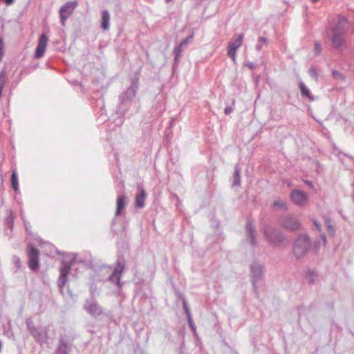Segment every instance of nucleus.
Listing matches in <instances>:
<instances>
[{"label": "nucleus", "mask_w": 354, "mask_h": 354, "mask_svg": "<svg viewBox=\"0 0 354 354\" xmlns=\"http://www.w3.org/2000/svg\"><path fill=\"white\" fill-rule=\"evenodd\" d=\"M348 20L344 16H338L330 26V33L329 37L333 46L342 50L346 46L345 35L347 32Z\"/></svg>", "instance_id": "nucleus-1"}, {"label": "nucleus", "mask_w": 354, "mask_h": 354, "mask_svg": "<svg viewBox=\"0 0 354 354\" xmlns=\"http://www.w3.org/2000/svg\"><path fill=\"white\" fill-rule=\"evenodd\" d=\"M139 88V73H136L134 78L132 79L131 85L119 97L120 103L116 109V113L119 116H122L127 113L130 109L132 100Z\"/></svg>", "instance_id": "nucleus-2"}, {"label": "nucleus", "mask_w": 354, "mask_h": 354, "mask_svg": "<svg viewBox=\"0 0 354 354\" xmlns=\"http://www.w3.org/2000/svg\"><path fill=\"white\" fill-rule=\"evenodd\" d=\"M72 259L68 261H62L61 262V266L59 269V277L57 280V286L59 288V291L62 294H63V290L68 281V275L71 271L72 267L75 265V263H82L86 266L91 265L92 263V260H84L81 257H78L77 254H73Z\"/></svg>", "instance_id": "nucleus-3"}, {"label": "nucleus", "mask_w": 354, "mask_h": 354, "mask_svg": "<svg viewBox=\"0 0 354 354\" xmlns=\"http://www.w3.org/2000/svg\"><path fill=\"white\" fill-rule=\"evenodd\" d=\"M310 247L309 237L306 234H300L293 244V254L297 259H300L304 257Z\"/></svg>", "instance_id": "nucleus-4"}, {"label": "nucleus", "mask_w": 354, "mask_h": 354, "mask_svg": "<svg viewBox=\"0 0 354 354\" xmlns=\"http://www.w3.org/2000/svg\"><path fill=\"white\" fill-rule=\"evenodd\" d=\"M26 323L28 331L37 342L40 344L47 342L48 332L46 328L35 327L31 318H28Z\"/></svg>", "instance_id": "nucleus-5"}, {"label": "nucleus", "mask_w": 354, "mask_h": 354, "mask_svg": "<svg viewBox=\"0 0 354 354\" xmlns=\"http://www.w3.org/2000/svg\"><path fill=\"white\" fill-rule=\"evenodd\" d=\"M263 235L266 241L272 245H279L285 239L283 234L279 230L269 227H264Z\"/></svg>", "instance_id": "nucleus-6"}, {"label": "nucleus", "mask_w": 354, "mask_h": 354, "mask_svg": "<svg viewBox=\"0 0 354 354\" xmlns=\"http://www.w3.org/2000/svg\"><path fill=\"white\" fill-rule=\"evenodd\" d=\"M125 265L123 262L118 260L116 263V266L113 269V272L108 277L107 281L115 285L118 290L122 288L121 278L122 274L124 270Z\"/></svg>", "instance_id": "nucleus-7"}, {"label": "nucleus", "mask_w": 354, "mask_h": 354, "mask_svg": "<svg viewBox=\"0 0 354 354\" xmlns=\"http://www.w3.org/2000/svg\"><path fill=\"white\" fill-rule=\"evenodd\" d=\"M263 266L258 262H254L250 265L251 278L252 281L253 290L257 295L258 286L257 283L262 279L263 276Z\"/></svg>", "instance_id": "nucleus-8"}, {"label": "nucleus", "mask_w": 354, "mask_h": 354, "mask_svg": "<svg viewBox=\"0 0 354 354\" xmlns=\"http://www.w3.org/2000/svg\"><path fill=\"white\" fill-rule=\"evenodd\" d=\"M28 266L32 271H36L39 268V251L29 243L28 247Z\"/></svg>", "instance_id": "nucleus-9"}, {"label": "nucleus", "mask_w": 354, "mask_h": 354, "mask_svg": "<svg viewBox=\"0 0 354 354\" xmlns=\"http://www.w3.org/2000/svg\"><path fill=\"white\" fill-rule=\"evenodd\" d=\"M279 224L285 229L290 231H295L300 228L301 224L295 217L291 215L281 216L279 219Z\"/></svg>", "instance_id": "nucleus-10"}, {"label": "nucleus", "mask_w": 354, "mask_h": 354, "mask_svg": "<svg viewBox=\"0 0 354 354\" xmlns=\"http://www.w3.org/2000/svg\"><path fill=\"white\" fill-rule=\"evenodd\" d=\"M84 309L93 317H97L103 313L102 308L93 298L86 299Z\"/></svg>", "instance_id": "nucleus-11"}, {"label": "nucleus", "mask_w": 354, "mask_h": 354, "mask_svg": "<svg viewBox=\"0 0 354 354\" xmlns=\"http://www.w3.org/2000/svg\"><path fill=\"white\" fill-rule=\"evenodd\" d=\"M243 34H239L234 41H230L228 44L227 48V56L230 57L234 62L236 60V51L243 44Z\"/></svg>", "instance_id": "nucleus-12"}, {"label": "nucleus", "mask_w": 354, "mask_h": 354, "mask_svg": "<svg viewBox=\"0 0 354 354\" xmlns=\"http://www.w3.org/2000/svg\"><path fill=\"white\" fill-rule=\"evenodd\" d=\"M291 201L299 207L304 206L308 201V195L300 189H293L290 194Z\"/></svg>", "instance_id": "nucleus-13"}, {"label": "nucleus", "mask_w": 354, "mask_h": 354, "mask_svg": "<svg viewBox=\"0 0 354 354\" xmlns=\"http://www.w3.org/2000/svg\"><path fill=\"white\" fill-rule=\"evenodd\" d=\"M48 40V37L46 33L40 35L34 55L36 59H40L44 56L46 50Z\"/></svg>", "instance_id": "nucleus-14"}, {"label": "nucleus", "mask_w": 354, "mask_h": 354, "mask_svg": "<svg viewBox=\"0 0 354 354\" xmlns=\"http://www.w3.org/2000/svg\"><path fill=\"white\" fill-rule=\"evenodd\" d=\"M245 232H246V241L250 245L252 248H254L257 245V239H256V228L253 225L252 220L248 219L246 225H245Z\"/></svg>", "instance_id": "nucleus-15"}, {"label": "nucleus", "mask_w": 354, "mask_h": 354, "mask_svg": "<svg viewBox=\"0 0 354 354\" xmlns=\"http://www.w3.org/2000/svg\"><path fill=\"white\" fill-rule=\"evenodd\" d=\"M127 206L126 196L124 194H120L118 196L116 201V210L115 213V217L111 221V224L113 225L116 222V217L119 216L124 211Z\"/></svg>", "instance_id": "nucleus-16"}, {"label": "nucleus", "mask_w": 354, "mask_h": 354, "mask_svg": "<svg viewBox=\"0 0 354 354\" xmlns=\"http://www.w3.org/2000/svg\"><path fill=\"white\" fill-rule=\"evenodd\" d=\"M182 302H183V309H184L185 315L187 316V322H188L189 326L190 328L192 329V330L194 333H196V326H195L194 322L193 321V319H192V314H191L189 308L188 304H187V301L186 299L184 297H182Z\"/></svg>", "instance_id": "nucleus-17"}, {"label": "nucleus", "mask_w": 354, "mask_h": 354, "mask_svg": "<svg viewBox=\"0 0 354 354\" xmlns=\"http://www.w3.org/2000/svg\"><path fill=\"white\" fill-rule=\"evenodd\" d=\"M147 197V193L143 188H139L138 193L136 196L135 205L138 208H142L145 206V201Z\"/></svg>", "instance_id": "nucleus-18"}, {"label": "nucleus", "mask_w": 354, "mask_h": 354, "mask_svg": "<svg viewBox=\"0 0 354 354\" xmlns=\"http://www.w3.org/2000/svg\"><path fill=\"white\" fill-rule=\"evenodd\" d=\"M77 6V3L76 1H68L65 4H64L59 9V12L64 13L67 15H71L73 10Z\"/></svg>", "instance_id": "nucleus-19"}, {"label": "nucleus", "mask_w": 354, "mask_h": 354, "mask_svg": "<svg viewBox=\"0 0 354 354\" xmlns=\"http://www.w3.org/2000/svg\"><path fill=\"white\" fill-rule=\"evenodd\" d=\"M299 86L301 96L303 97L307 98L311 102L315 100V97L312 95L310 91L309 90V88H308L306 87V86L305 85V84L303 82L301 81L299 84Z\"/></svg>", "instance_id": "nucleus-20"}, {"label": "nucleus", "mask_w": 354, "mask_h": 354, "mask_svg": "<svg viewBox=\"0 0 354 354\" xmlns=\"http://www.w3.org/2000/svg\"><path fill=\"white\" fill-rule=\"evenodd\" d=\"M110 14L107 10L102 12L101 28L103 30H109L110 26Z\"/></svg>", "instance_id": "nucleus-21"}, {"label": "nucleus", "mask_w": 354, "mask_h": 354, "mask_svg": "<svg viewBox=\"0 0 354 354\" xmlns=\"http://www.w3.org/2000/svg\"><path fill=\"white\" fill-rule=\"evenodd\" d=\"M10 185L16 193H17L19 191L18 175H17L16 170H13L12 171V174H11V177H10Z\"/></svg>", "instance_id": "nucleus-22"}, {"label": "nucleus", "mask_w": 354, "mask_h": 354, "mask_svg": "<svg viewBox=\"0 0 354 354\" xmlns=\"http://www.w3.org/2000/svg\"><path fill=\"white\" fill-rule=\"evenodd\" d=\"M57 354H68L69 352V348L66 341L61 338L59 339V346L57 349Z\"/></svg>", "instance_id": "nucleus-23"}, {"label": "nucleus", "mask_w": 354, "mask_h": 354, "mask_svg": "<svg viewBox=\"0 0 354 354\" xmlns=\"http://www.w3.org/2000/svg\"><path fill=\"white\" fill-rule=\"evenodd\" d=\"M241 169L239 167L236 165L234 167V179L232 182V186H239L241 183Z\"/></svg>", "instance_id": "nucleus-24"}, {"label": "nucleus", "mask_w": 354, "mask_h": 354, "mask_svg": "<svg viewBox=\"0 0 354 354\" xmlns=\"http://www.w3.org/2000/svg\"><path fill=\"white\" fill-rule=\"evenodd\" d=\"M183 48L184 47L183 46H181L180 44H179L178 45L176 46L174 49L173 53H174V64H176V65H177L178 64V59L181 55V53L183 51Z\"/></svg>", "instance_id": "nucleus-25"}, {"label": "nucleus", "mask_w": 354, "mask_h": 354, "mask_svg": "<svg viewBox=\"0 0 354 354\" xmlns=\"http://www.w3.org/2000/svg\"><path fill=\"white\" fill-rule=\"evenodd\" d=\"M14 219H15V217H14L12 211L9 210L5 222H6V224L10 228V230H12V228H13Z\"/></svg>", "instance_id": "nucleus-26"}, {"label": "nucleus", "mask_w": 354, "mask_h": 354, "mask_svg": "<svg viewBox=\"0 0 354 354\" xmlns=\"http://www.w3.org/2000/svg\"><path fill=\"white\" fill-rule=\"evenodd\" d=\"M268 45V39L264 37H260L258 39V42L255 46L257 50H261L263 46H266Z\"/></svg>", "instance_id": "nucleus-27"}, {"label": "nucleus", "mask_w": 354, "mask_h": 354, "mask_svg": "<svg viewBox=\"0 0 354 354\" xmlns=\"http://www.w3.org/2000/svg\"><path fill=\"white\" fill-rule=\"evenodd\" d=\"M272 207L274 208H281V209H283L285 210H287L288 209V207H287V204L286 202L284 201H275L273 204H272Z\"/></svg>", "instance_id": "nucleus-28"}, {"label": "nucleus", "mask_w": 354, "mask_h": 354, "mask_svg": "<svg viewBox=\"0 0 354 354\" xmlns=\"http://www.w3.org/2000/svg\"><path fill=\"white\" fill-rule=\"evenodd\" d=\"M325 224H326V226L327 227L328 234L330 236H333L335 234V231L334 227L331 225L330 221V219L328 218H325Z\"/></svg>", "instance_id": "nucleus-29"}, {"label": "nucleus", "mask_w": 354, "mask_h": 354, "mask_svg": "<svg viewBox=\"0 0 354 354\" xmlns=\"http://www.w3.org/2000/svg\"><path fill=\"white\" fill-rule=\"evenodd\" d=\"M12 261L17 269L21 268V262L19 257L13 256L12 258Z\"/></svg>", "instance_id": "nucleus-30"}, {"label": "nucleus", "mask_w": 354, "mask_h": 354, "mask_svg": "<svg viewBox=\"0 0 354 354\" xmlns=\"http://www.w3.org/2000/svg\"><path fill=\"white\" fill-rule=\"evenodd\" d=\"M332 77L336 80H339V79L344 80V75L340 72H339L338 71H336V70H333L332 71Z\"/></svg>", "instance_id": "nucleus-31"}, {"label": "nucleus", "mask_w": 354, "mask_h": 354, "mask_svg": "<svg viewBox=\"0 0 354 354\" xmlns=\"http://www.w3.org/2000/svg\"><path fill=\"white\" fill-rule=\"evenodd\" d=\"M193 37L194 35L191 34L189 36H187L185 39L182 40L180 44H181V46L185 47L189 44V42L193 39Z\"/></svg>", "instance_id": "nucleus-32"}, {"label": "nucleus", "mask_w": 354, "mask_h": 354, "mask_svg": "<svg viewBox=\"0 0 354 354\" xmlns=\"http://www.w3.org/2000/svg\"><path fill=\"white\" fill-rule=\"evenodd\" d=\"M60 22L62 26L66 24V21L68 18L69 15H65L64 13L59 12Z\"/></svg>", "instance_id": "nucleus-33"}, {"label": "nucleus", "mask_w": 354, "mask_h": 354, "mask_svg": "<svg viewBox=\"0 0 354 354\" xmlns=\"http://www.w3.org/2000/svg\"><path fill=\"white\" fill-rule=\"evenodd\" d=\"M322 50V46L320 42L315 41V53L316 55H319Z\"/></svg>", "instance_id": "nucleus-34"}, {"label": "nucleus", "mask_w": 354, "mask_h": 354, "mask_svg": "<svg viewBox=\"0 0 354 354\" xmlns=\"http://www.w3.org/2000/svg\"><path fill=\"white\" fill-rule=\"evenodd\" d=\"M334 148H335V150L337 151V157L339 158V160H342L341 156H344L348 157L350 159H353V158L351 156H350L348 154H346V153L342 152L341 151L337 150V149L335 147Z\"/></svg>", "instance_id": "nucleus-35"}, {"label": "nucleus", "mask_w": 354, "mask_h": 354, "mask_svg": "<svg viewBox=\"0 0 354 354\" xmlns=\"http://www.w3.org/2000/svg\"><path fill=\"white\" fill-rule=\"evenodd\" d=\"M309 75H310L311 77H314V78L317 79V73L316 69H315V68H313V67H311V68L309 69Z\"/></svg>", "instance_id": "nucleus-36"}, {"label": "nucleus", "mask_w": 354, "mask_h": 354, "mask_svg": "<svg viewBox=\"0 0 354 354\" xmlns=\"http://www.w3.org/2000/svg\"><path fill=\"white\" fill-rule=\"evenodd\" d=\"M234 110L232 106H226L224 109V113L225 115H230Z\"/></svg>", "instance_id": "nucleus-37"}, {"label": "nucleus", "mask_w": 354, "mask_h": 354, "mask_svg": "<svg viewBox=\"0 0 354 354\" xmlns=\"http://www.w3.org/2000/svg\"><path fill=\"white\" fill-rule=\"evenodd\" d=\"M315 272L313 270H308V277L309 279V283H313L314 282V279L312 278V277L314 275Z\"/></svg>", "instance_id": "nucleus-38"}, {"label": "nucleus", "mask_w": 354, "mask_h": 354, "mask_svg": "<svg viewBox=\"0 0 354 354\" xmlns=\"http://www.w3.org/2000/svg\"><path fill=\"white\" fill-rule=\"evenodd\" d=\"M90 291L92 295H94L97 291V287L94 282H93L90 286Z\"/></svg>", "instance_id": "nucleus-39"}, {"label": "nucleus", "mask_w": 354, "mask_h": 354, "mask_svg": "<svg viewBox=\"0 0 354 354\" xmlns=\"http://www.w3.org/2000/svg\"><path fill=\"white\" fill-rule=\"evenodd\" d=\"M6 5L9 6L15 3V0H2Z\"/></svg>", "instance_id": "nucleus-40"}, {"label": "nucleus", "mask_w": 354, "mask_h": 354, "mask_svg": "<svg viewBox=\"0 0 354 354\" xmlns=\"http://www.w3.org/2000/svg\"><path fill=\"white\" fill-rule=\"evenodd\" d=\"M246 66L250 68V69H253L254 67H255V64L252 62H248L246 64Z\"/></svg>", "instance_id": "nucleus-41"}, {"label": "nucleus", "mask_w": 354, "mask_h": 354, "mask_svg": "<svg viewBox=\"0 0 354 354\" xmlns=\"http://www.w3.org/2000/svg\"><path fill=\"white\" fill-rule=\"evenodd\" d=\"M314 225L316 227V228L317 229V230L320 231V230H321V224L319 223L317 221H314Z\"/></svg>", "instance_id": "nucleus-42"}, {"label": "nucleus", "mask_w": 354, "mask_h": 354, "mask_svg": "<svg viewBox=\"0 0 354 354\" xmlns=\"http://www.w3.org/2000/svg\"><path fill=\"white\" fill-rule=\"evenodd\" d=\"M304 183L309 187H313V183L311 181L306 180L304 181Z\"/></svg>", "instance_id": "nucleus-43"}, {"label": "nucleus", "mask_w": 354, "mask_h": 354, "mask_svg": "<svg viewBox=\"0 0 354 354\" xmlns=\"http://www.w3.org/2000/svg\"><path fill=\"white\" fill-rule=\"evenodd\" d=\"M321 238L323 240L324 244L326 243V235L324 234H321Z\"/></svg>", "instance_id": "nucleus-44"}, {"label": "nucleus", "mask_w": 354, "mask_h": 354, "mask_svg": "<svg viewBox=\"0 0 354 354\" xmlns=\"http://www.w3.org/2000/svg\"><path fill=\"white\" fill-rule=\"evenodd\" d=\"M172 0H165V3H169L170 1H171Z\"/></svg>", "instance_id": "nucleus-45"}, {"label": "nucleus", "mask_w": 354, "mask_h": 354, "mask_svg": "<svg viewBox=\"0 0 354 354\" xmlns=\"http://www.w3.org/2000/svg\"><path fill=\"white\" fill-rule=\"evenodd\" d=\"M310 1H311L313 3H315L317 2L319 0H310Z\"/></svg>", "instance_id": "nucleus-46"}, {"label": "nucleus", "mask_w": 354, "mask_h": 354, "mask_svg": "<svg viewBox=\"0 0 354 354\" xmlns=\"http://www.w3.org/2000/svg\"><path fill=\"white\" fill-rule=\"evenodd\" d=\"M211 239H212V238L209 237V238L207 239V241H211Z\"/></svg>", "instance_id": "nucleus-47"}]
</instances>
